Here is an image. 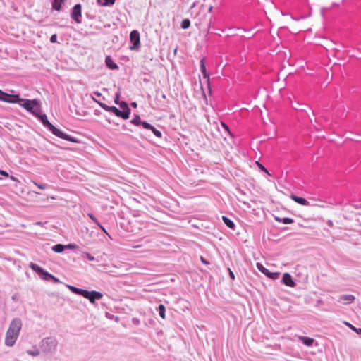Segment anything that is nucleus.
Masks as SVG:
<instances>
[{
	"instance_id": "nucleus-28",
	"label": "nucleus",
	"mask_w": 361,
	"mask_h": 361,
	"mask_svg": "<svg viewBox=\"0 0 361 361\" xmlns=\"http://www.w3.org/2000/svg\"><path fill=\"white\" fill-rule=\"evenodd\" d=\"M151 130L152 131V133L154 134V135L157 137H161V133L157 130L154 126H153V128L151 129Z\"/></svg>"
},
{
	"instance_id": "nucleus-10",
	"label": "nucleus",
	"mask_w": 361,
	"mask_h": 361,
	"mask_svg": "<svg viewBox=\"0 0 361 361\" xmlns=\"http://www.w3.org/2000/svg\"><path fill=\"white\" fill-rule=\"evenodd\" d=\"M102 298V294L97 291H90L88 300L91 303H94L95 300H100Z\"/></svg>"
},
{
	"instance_id": "nucleus-38",
	"label": "nucleus",
	"mask_w": 361,
	"mask_h": 361,
	"mask_svg": "<svg viewBox=\"0 0 361 361\" xmlns=\"http://www.w3.org/2000/svg\"><path fill=\"white\" fill-rule=\"evenodd\" d=\"M29 354L32 355H39V351L37 350H35L34 352H30V351H28L27 352Z\"/></svg>"
},
{
	"instance_id": "nucleus-43",
	"label": "nucleus",
	"mask_w": 361,
	"mask_h": 361,
	"mask_svg": "<svg viewBox=\"0 0 361 361\" xmlns=\"http://www.w3.org/2000/svg\"><path fill=\"white\" fill-rule=\"evenodd\" d=\"M228 271H229V275L231 276V278L232 279H235V276H234V274L233 273V271L231 270V269H228Z\"/></svg>"
},
{
	"instance_id": "nucleus-24",
	"label": "nucleus",
	"mask_w": 361,
	"mask_h": 361,
	"mask_svg": "<svg viewBox=\"0 0 361 361\" xmlns=\"http://www.w3.org/2000/svg\"><path fill=\"white\" fill-rule=\"evenodd\" d=\"M190 25V21L188 19H185L181 23V27L183 29H187Z\"/></svg>"
},
{
	"instance_id": "nucleus-35",
	"label": "nucleus",
	"mask_w": 361,
	"mask_h": 361,
	"mask_svg": "<svg viewBox=\"0 0 361 361\" xmlns=\"http://www.w3.org/2000/svg\"><path fill=\"white\" fill-rule=\"evenodd\" d=\"M38 193L33 192H28L27 193V197H37Z\"/></svg>"
},
{
	"instance_id": "nucleus-30",
	"label": "nucleus",
	"mask_w": 361,
	"mask_h": 361,
	"mask_svg": "<svg viewBox=\"0 0 361 361\" xmlns=\"http://www.w3.org/2000/svg\"><path fill=\"white\" fill-rule=\"evenodd\" d=\"M282 222L285 224H292L293 222V220L290 218L286 217L282 219Z\"/></svg>"
},
{
	"instance_id": "nucleus-2",
	"label": "nucleus",
	"mask_w": 361,
	"mask_h": 361,
	"mask_svg": "<svg viewBox=\"0 0 361 361\" xmlns=\"http://www.w3.org/2000/svg\"><path fill=\"white\" fill-rule=\"evenodd\" d=\"M21 326L22 324L20 319H15L12 321L6 332L5 338V343L6 345L12 346L15 343L21 329Z\"/></svg>"
},
{
	"instance_id": "nucleus-34",
	"label": "nucleus",
	"mask_w": 361,
	"mask_h": 361,
	"mask_svg": "<svg viewBox=\"0 0 361 361\" xmlns=\"http://www.w3.org/2000/svg\"><path fill=\"white\" fill-rule=\"evenodd\" d=\"M56 39H57V36H56V34H54V35H52L51 36V37H50V42H51V43H55V42H56Z\"/></svg>"
},
{
	"instance_id": "nucleus-11",
	"label": "nucleus",
	"mask_w": 361,
	"mask_h": 361,
	"mask_svg": "<svg viewBox=\"0 0 361 361\" xmlns=\"http://www.w3.org/2000/svg\"><path fill=\"white\" fill-rule=\"evenodd\" d=\"M290 198H291V200H293V201H295V202H297L301 205H304V206L309 205L308 201L303 197H298V196L292 194L290 195Z\"/></svg>"
},
{
	"instance_id": "nucleus-27",
	"label": "nucleus",
	"mask_w": 361,
	"mask_h": 361,
	"mask_svg": "<svg viewBox=\"0 0 361 361\" xmlns=\"http://www.w3.org/2000/svg\"><path fill=\"white\" fill-rule=\"evenodd\" d=\"M90 291H88V290H86L84 289H81L79 295H82L84 298L87 299L89 297V295H90Z\"/></svg>"
},
{
	"instance_id": "nucleus-37",
	"label": "nucleus",
	"mask_w": 361,
	"mask_h": 361,
	"mask_svg": "<svg viewBox=\"0 0 361 361\" xmlns=\"http://www.w3.org/2000/svg\"><path fill=\"white\" fill-rule=\"evenodd\" d=\"M97 225L106 234L109 236V233H107V231H106V229L99 224V222H98V224H97Z\"/></svg>"
},
{
	"instance_id": "nucleus-41",
	"label": "nucleus",
	"mask_w": 361,
	"mask_h": 361,
	"mask_svg": "<svg viewBox=\"0 0 361 361\" xmlns=\"http://www.w3.org/2000/svg\"><path fill=\"white\" fill-rule=\"evenodd\" d=\"M100 106L106 111H108V108H111V106H109L104 104H100Z\"/></svg>"
},
{
	"instance_id": "nucleus-17",
	"label": "nucleus",
	"mask_w": 361,
	"mask_h": 361,
	"mask_svg": "<svg viewBox=\"0 0 361 361\" xmlns=\"http://www.w3.org/2000/svg\"><path fill=\"white\" fill-rule=\"evenodd\" d=\"M222 220L224 222V224L230 228H232V229H234L235 228V224L231 220L229 219L228 217L226 216H222Z\"/></svg>"
},
{
	"instance_id": "nucleus-3",
	"label": "nucleus",
	"mask_w": 361,
	"mask_h": 361,
	"mask_svg": "<svg viewBox=\"0 0 361 361\" xmlns=\"http://www.w3.org/2000/svg\"><path fill=\"white\" fill-rule=\"evenodd\" d=\"M24 109L35 116H38V114L41 113V105L37 99H24Z\"/></svg>"
},
{
	"instance_id": "nucleus-1",
	"label": "nucleus",
	"mask_w": 361,
	"mask_h": 361,
	"mask_svg": "<svg viewBox=\"0 0 361 361\" xmlns=\"http://www.w3.org/2000/svg\"><path fill=\"white\" fill-rule=\"evenodd\" d=\"M36 117L39 118L43 125L47 127L54 135L70 141L71 142L77 143L78 142V140L58 129L56 128L54 125H52L47 119V117L45 114H40V113L38 114V116H35Z\"/></svg>"
},
{
	"instance_id": "nucleus-18",
	"label": "nucleus",
	"mask_w": 361,
	"mask_h": 361,
	"mask_svg": "<svg viewBox=\"0 0 361 361\" xmlns=\"http://www.w3.org/2000/svg\"><path fill=\"white\" fill-rule=\"evenodd\" d=\"M97 3L102 6H106L113 5L115 3V0H97Z\"/></svg>"
},
{
	"instance_id": "nucleus-8",
	"label": "nucleus",
	"mask_w": 361,
	"mask_h": 361,
	"mask_svg": "<svg viewBox=\"0 0 361 361\" xmlns=\"http://www.w3.org/2000/svg\"><path fill=\"white\" fill-rule=\"evenodd\" d=\"M108 111L114 113L116 116L121 117L123 119H128V112H123L116 106H111V108H108Z\"/></svg>"
},
{
	"instance_id": "nucleus-16",
	"label": "nucleus",
	"mask_w": 361,
	"mask_h": 361,
	"mask_svg": "<svg viewBox=\"0 0 361 361\" xmlns=\"http://www.w3.org/2000/svg\"><path fill=\"white\" fill-rule=\"evenodd\" d=\"M300 339L302 341V343L307 346L312 345L314 343V339L308 337L300 336Z\"/></svg>"
},
{
	"instance_id": "nucleus-14",
	"label": "nucleus",
	"mask_w": 361,
	"mask_h": 361,
	"mask_svg": "<svg viewBox=\"0 0 361 361\" xmlns=\"http://www.w3.org/2000/svg\"><path fill=\"white\" fill-rule=\"evenodd\" d=\"M200 68L201 71L202 73L203 77L206 78L207 80H209V75L207 71L205 63H204V59H202L200 61Z\"/></svg>"
},
{
	"instance_id": "nucleus-13",
	"label": "nucleus",
	"mask_w": 361,
	"mask_h": 361,
	"mask_svg": "<svg viewBox=\"0 0 361 361\" xmlns=\"http://www.w3.org/2000/svg\"><path fill=\"white\" fill-rule=\"evenodd\" d=\"M105 63H106V65L110 68V69H112V70H114V69H117L118 68V66H117L116 63H115L111 57L108 56L106 57L105 59Z\"/></svg>"
},
{
	"instance_id": "nucleus-49",
	"label": "nucleus",
	"mask_w": 361,
	"mask_h": 361,
	"mask_svg": "<svg viewBox=\"0 0 361 361\" xmlns=\"http://www.w3.org/2000/svg\"><path fill=\"white\" fill-rule=\"evenodd\" d=\"M37 186L41 188V189H44L45 188V186L44 185H37Z\"/></svg>"
},
{
	"instance_id": "nucleus-52",
	"label": "nucleus",
	"mask_w": 361,
	"mask_h": 361,
	"mask_svg": "<svg viewBox=\"0 0 361 361\" xmlns=\"http://www.w3.org/2000/svg\"><path fill=\"white\" fill-rule=\"evenodd\" d=\"M275 219L277 221H281V219L279 218V217H276Z\"/></svg>"
},
{
	"instance_id": "nucleus-45",
	"label": "nucleus",
	"mask_w": 361,
	"mask_h": 361,
	"mask_svg": "<svg viewBox=\"0 0 361 361\" xmlns=\"http://www.w3.org/2000/svg\"><path fill=\"white\" fill-rule=\"evenodd\" d=\"M346 324L353 330H354L355 331H356V330H357L358 329H356L355 328L353 325H351L350 324H348V323H346Z\"/></svg>"
},
{
	"instance_id": "nucleus-15",
	"label": "nucleus",
	"mask_w": 361,
	"mask_h": 361,
	"mask_svg": "<svg viewBox=\"0 0 361 361\" xmlns=\"http://www.w3.org/2000/svg\"><path fill=\"white\" fill-rule=\"evenodd\" d=\"M119 104V106H120V108L122 109L121 111L123 112H128V118H129V116H130V110L127 104V103L126 102H121Z\"/></svg>"
},
{
	"instance_id": "nucleus-19",
	"label": "nucleus",
	"mask_w": 361,
	"mask_h": 361,
	"mask_svg": "<svg viewBox=\"0 0 361 361\" xmlns=\"http://www.w3.org/2000/svg\"><path fill=\"white\" fill-rule=\"evenodd\" d=\"M64 0H54V1L52 3L53 8H54L55 10H56L58 11H60L61 7V3Z\"/></svg>"
},
{
	"instance_id": "nucleus-20",
	"label": "nucleus",
	"mask_w": 361,
	"mask_h": 361,
	"mask_svg": "<svg viewBox=\"0 0 361 361\" xmlns=\"http://www.w3.org/2000/svg\"><path fill=\"white\" fill-rule=\"evenodd\" d=\"M165 307L164 305L161 304L159 305V316L162 318V319H165L166 317V315H165Z\"/></svg>"
},
{
	"instance_id": "nucleus-44",
	"label": "nucleus",
	"mask_w": 361,
	"mask_h": 361,
	"mask_svg": "<svg viewBox=\"0 0 361 361\" xmlns=\"http://www.w3.org/2000/svg\"><path fill=\"white\" fill-rule=\"evenodd\" d=\"M87 257L90 261H93L94 259V257L93 256L90 255V254H87Z\"/></svg>"
},
{
	"instance_id": "nucleus-26",
	"label": "nucleus",
	"mask_w": 361,
	"mask_h": 361,
	"mask_svg": "<svg viewBox=\"0 0 361 361\" xmlns=\"http://www.w3.org/2000/svg\"><path fill=\"white\" fill-rule=\"evenodd\" d=\"M68 288L74 293L75 294H78L79 295L80 294V288H78L75 286H68Z\"/></svg>"
},
{
	"instance_id": "nucleus-12",
	"label": "nucleus",
	"mask_w": 361,
	"mask_h": 361,
	"mask_svg": "<svg viewBox=\"0 0 361 361\" xmlns=\"http://www.w3.org/2000/svg\"><path fill=\"white\" fill-rule=\"evenodd\" d=\"M355 300L353 295H343L340 296V300L343 302L344 304L352 303Z\"/></svg>"
},
{
	"instance_id": "nucleus-51",
	"label": "nucleus",
	"mask_w": 361,
	"mask_h": 361,
	"mask_svg": "<svg viewBox=\"0 0 361 361\" xmlns=\"http://www.w3.org/2000/svg\"><path fill=\"white\" fill-rule=\"evenodd\" d=\"M356 332L361 334V329H358L357 330H356Z\"/></svg>"
},
{
	"instance_id": "nucleus-31",
	"label": "nucleus",
	"mask_w": 361,
	"mask_h": 361,
	"mask_svg": "<svg viewBox=\"0 0 361 361\" xmlns=\"http://www.w3.org/2000/svg\"><path fill=\"white\" fill-rule=\"evenodd\" d=\"M256 164L262 171L269 174L267 169L262 164H260L259 161H257Z\"/></svg>"
},
{
	"instance_id": "nucleus-21",
	"label": "nucleus",
	"mask_w": 361,
	"mask_h": 361,
	"mask_svg": "<svg viewBox=\"0 0 361 361\" xmlns=\"http://www.w3.org/2000/svg\"><path fill=\"white\" fill-rule=\"evenodd\" d=\"M40 276L42 279L48 281L49 279H51V277H52V275L44 270L42 273L40 274Z\"/></svg>"
},
{
	"instance_id": "nucleus-33",
	"label": "nucleus",
	"mask_w": 361,
	"mask_h": 361,
	"mask_svg": "<svg viewBox=\"0 0 361 361\" xmlns=\"http://www.w3.org/2000/svg\"><path fill=\"white\" fill-rule=\"evenodd\" d=\"M87 215L96 224H98L99 221L92 214L89 213Z\"/></svg>"
},
{
	"instance_id": "nucleus-22",
	"label": "nucleus",
	"mask_w": 361,
	"mask_h": 361,
	"mask_svg": "<svg viewBox=\"0 0 361 361\" xmlns=\"http://www.w3.org/2000/svg\"><path fill=\"white\" fill-rule=\"evenodd\" d=\"M52 249L56 252H61L63 250L64 247L61 244H57L54 245Z\"/></svg>"
},
{
	"instance_id": "nucleus-32",
	"label": "nucleus",
	"mask_w": 361,
	"mask_h": 361,
	"mask_svg": "<svg viewBox=\"0 0 361 361\" xmlns=\"http://www.w3.org/2000/svg\"><path fill=\"white\" fill-rule=\"evenodd\" d=\"M42 343L43 344L44 343H51L52 344L53 346H55V343H54V341L51 340L50 338H47L44 340L42 341Z\"/></svg>"
},
{
	"instance_id": "nucleus-40",
	"label": "nucleus",
	"mask_w": 361,
	"mask_h": 361,
	"mask_svg": "<svg viewBox=\"0 0 361 361\" xmlns=\"http://www.w3.org/2000/svg\"><path fill=\"white\" fill-rule=\"evenodd\" d=\"M119 97H120V94L118 93L116 94V97H115V99H114V102L116 104H118V100H119Z\"/></svg>"
},
{
	"instance_id": "nucleus-7",
	"label": "nucleus",
	"mask_w": 361,
	"mask_h": 361,
	"mask_svg": "<svg viewBox=\"0 0 361 361\" xmlns=\"http://www.w3.org/2000/svg\"><path fill=\"white\" fill-rule=\"evenodd\" d=\"M0 100L8 103H15L18 101V97L8 94L0 90Z\"/></svg>"
},
{
	"instance_id": "nucleus-50",
	"label": "nucleus",
	"mask_w": 361,
	"mask_h": 361,
	"mask_svg": "<svg viewBox=\"0 0 361 361\" xmlns=\"http://www.w3.org/2000/svg\"><path fill=\"white\" fill-rule=\"evenodd\" d=\"M131 105H132L133 107H136V106H137V103H136V102H132V103H131Z\"/></svg>"
},
{
	"instance_id": "nucleus-9",
	"label": "nucleus",
	"mask_w": 361,
	"mask_h": 361,
	"mask_svg": "<svg viewBox=\"0 0 361 361\" xmlns=\"http://www.w3.org/2000/svg\"><path fill=\"white\" fill-rule=\"evenodd\" d=\"M282 281L283 283L289 287H294L295 283L293 281L291 276L288 273H285L283 276Z\"/></svg>"
},
{
	"instance_id": "nucleus-6",
	"label": "nucleus",
	"mask_w": 361,
	"mask_h": 361,
	"mask_svg": "<svg viewBox=\"0 0 361 361\" xmlns=\"http://www.w3.org/2000/svg\"><path fill=\"white\" fill-rule=\"evenodd\" d=\"M81 17V5L75 4L72 11L71 18L77 23H80L81 20L80 18Z\"/></svg>"
},
{
	"instance_id": "nucleus-25",
	"label": "nucleus",
	"mask_w": 361,
	"mask_h": 361,
	"mask_svg": "<svg viewBox=\"0 0 361 361\" xmlns=\"http://www.w3.org/2000/svg\"><path fill=\"white\" fill-rule=\"evenodd\" d=\"M31 267L32 268L33 270L38 272L39 274H41L42 273V271H44L43 269H42L38 265L35 264H32Z\"/></svg>"
},
{
	"instance_id": "nucleus-36",
	"label": "nucleus",
	"mask_w": 361,
	"mask_h": 361,
	"mask_svg": "<svg viewBox=\"0 0 361 361\" xmlns=\"http://www.w3.org/2000/svg\"><path fill=\"white\" fill-rule=\"evenodd\" d=\"M97 225L106 234L109 236V233H107V231H106V229L99 224V222H98V224H97Z\"/></svg>"
},
{
	"instance_id": "nucleus-48",
	"label": "nucleus",
	"mask_w": 361,
	"mask_h": 361,
	"mask_svg": "<svg viewBox=\"0 0 361 361\" xmlns=\"http://www.w3.org/2000/svg\"><path fill=\"white\" fill-rule=\"evenodd\" d=\"M222 126H224V128L226 130H228V126H227L225 123H222Z\"/></svg>"
},
{
	"instance_id": "nucleus-53",
	"label": "nucleus",
	"mask_w": 361,
	"mask_h": 361,
	"mask_svg": "<svg viewBox=\"0 0 361 361\" xmlns=\"http://www.w3.org/2000/svg\"><path fill=\"white\" fill-rule=\"evenodd\" d=\"M162 98H163V99H166V95H165V94H163V95H162Z\"/></svg>"
},
{
	"instance_id": "nucleus-29",
	"label": "nucleus",
	"mask_w": 361,
	"mask_h": 361,
	"mask_svg": "<svg viewBox=\"0 0 361 361\" xmlns=\"http://www.w3.org/2000/svg\"><path fill=\"white\" fill-rule=\"evenodd\" d=\"M141 125H142L145 128L148 129V130H151V129H152V128H153V126H152L151 124H149V123H147V122H145V121H143V122L142 121Z\"/></svg>"
},
{
	"instance_id": "nucleus-39",
	"label": "nucleus",
	"mask_w": 361,
	"mask_h": 361,
	"mask_svg": "<svg viewBox=\"0 0 361 361\" xmlns=\"http://www.w3.org/2000/svg\"><path fill=\"white\" fill-rule=\"evenodd\" d=\"M51 279H52V280H53V281H54V283H60L59 279H57V278H56V277H55V276H54L53 275H52V277H51Z\"/></svg>"
},
{
	"instance_id": "nucleus-4",
	"label": "nucleus",
	"mask_w": 361,
	"mask_h": 361,
	"mask_svg": "<svg viewBox=\"0 0 361 361\" xmlns=\"http://www.w3.org/2000/svg\"><path fill=\"white\" fill-rule=\"evenodd\" d=\"M130 40L133 43V46L130 47V49H137L140 46V34L137 30H133L130 32Z\"/></svg>"
},
{
	"instance_id": "nucleus-47",
	"label": "nucleus",
	"mask_w": 361,
	"mask_h": 361,
	"mask_svg": "<svg viewBox=\"0 0 361 361\" xmlns=\"http://www.w3.org/2000/svg\"><path fill=\"white\" fill-rule=\"evenodd\" d=\"M0 173H1V174H3V175H4V176H8L7 173H6V172H5V171H0Z\"/></svg>"
},
{
	"instance_id": "nucleus-46",
	"label": "nucleus",
	"mask_w": 361,
	"mask_h": 361,
	"mask_svg": "<svg viewBox=\"0 0 361 361\" xmlns=\"http://www.w3.org/2000/svg\"><path fill=\"white\" fill-rule=\"evenodd\" d=\"M327 224L331 227L333 226V222L331 220H329L327 221Z\"/></svg>"
},
{
	"instance_id": "nucleus-23",
	"label": "nucleus",
	"mask_w": 361,
	"mask_h": 361,
	"mask_svg": "<svg viewBox=\"0 0 361 361\" xmlns=\"http://www.w3.org/2000/svg\"><path fill=\"white\" fill-rule=\"evenodd\" d=\"M131 123L134 125L138 126L141 124L142 121L140 120V117L139 116H135L132 120Z\"/></svg>"
},
{
	"instance_id": "nucleus-54",
	"label": "nucleus",
	"mask_w": 361,
	"mask_h": 361,
	"mask_svg": "<svg viewBox=\"0 0 361 361\" xmlns=\"http://www.w3.org/2000/svg\"><path fill=\"white\" fill-rule=\"evenodd\" d=\"M101 94L100 93H97V96H100Z\"/></svg>"
},
{
	"instance_id": "nucleus-42",
	"label": "nucleus",
	"mask_w": 361,
	"mask_h": 361,
	"mask_svg": "<svg viewBox=\"0 0 361 361\" xmlns=\"http://www.w3.org/2000/svg\"><path fill=\"white\" fill-rule=\"evenodd\" d=\"M200 260L202 261V263L205 264H208L209 262L203 257H200Z\"/></svg>"
},
{
	"instance_id": "nucleus-5",
	"label": "nucleus",
	"mask_w": 361,
	"mask_h": 361,
	"mask_svg": "<svg viewBox=\"0 0 361 361\" xmlns=\"http://www.w3.org/2000/svg\"><path fill=\"white\" fill-rule=\"evenodd\" d=\"M257 269L264 274H265L267 276L272 279H278L279 276V273L277 272H269L261 263L257 262L256 264Z\"/></svg>"
}]
</instances>
